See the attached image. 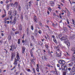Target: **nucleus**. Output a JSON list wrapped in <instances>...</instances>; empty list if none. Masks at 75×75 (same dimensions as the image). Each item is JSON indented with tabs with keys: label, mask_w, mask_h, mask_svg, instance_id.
Masks as SVG:
<instances>
[{
	"label": "nucleus",
	"mask_w": 75,
	"mask_h": 75,
	"mask_svg": "<svg viewBox=\"0 0 75 75\" xmlns=\"http://www.w3.org/2000/svg\"><path fill=\"white\" fill-rule=\"evenodd\" d=\"M19 32L18 31H17L15 33V34H18Z\"/></svg>",
	"instance_id": "obj_50"
},
{
	"label": "nucleus",
	"mask_w": 75,
	"mask_h": 75,
	"mask_svg": "<svg viewBox=\"0 0 75 75\" xmlns=\"http://www.w3.org/2000/svg\"><path fill=\"white\" fill-rule=\"evenodd\" d=\"M30 55H31V57H33L34 59V56L33 55V52H32V51H30Z\"/></svg>",
	"instance_id": "obj_15"
},
{
	"label": "nucleus",
	"mask_w": 75,
	"mask_h": 75,
	"mask_svg": "<svg viewBox=\"0 0 75 75\" xmlns=\"http://www.w3.org/2000/svg\"><path fill=\"white\" fill-rule=\"evenodd\" d=\"M38 33L40 34H42V31H41V30H39Z\"/></svg>",
	"instance_id": "obj_22"
},
{
	"label": "nucleus",
	"mask_w": 75,
	"mask_h": 75,
	"mask_svg": "<svg viewBox=\"0 0 75 75\" xmlns=\"http://www.w3.org/2000/svg\"><path fill=\"white\" fill-rule=\"evenodd\" d=\"M27 71L28 72H31L30 69H28L27 70Z\"/></svg>",
	"instance_id": "obj_35"
},
{
	"label": "nucleus",
	"mask_w": 75,
	"mask_h": 75,
	"mask_svg": "<svg viewBox=\"0 0 75 75\" xmlns=\"http://www.w3.org/2000/svg\"><path fill=\"white\" fill-rule=\"evenodd\" d=\"M34 33L35 34V35H37V33H38V32H37V29H36L35 30Z\"/></svg>",
	"instance_id": "obj_16"
},
{
	"label": "nucleus",
	"mask_w": 75,
	"mask_h": 75,
	"mask_svg": "<svg viewBox=\"0 0 75 75\" xmlns=\"http://www.w3.org/2000/svg\"><path fill=\"white\" fill-rule=\"evenodd\" d=\"M63 30H64V31H66L67 30V28L66 27H64L63 28Z\"/></svg>",
	"instance_id": "obj_28"
},
{
	"label": "nucleus",
	"mask_w": 75,
	"mask_h": 75,
	"mask_svg": "<svg viewBox=\"0 0 75 75\" xmlns=\"http://www.w3.org/2000/svg\"><path fill=\"white\" fill-rule=\"evenodd\" d=\"M72 51H74V52L73 53L74 55H75V48H73V49H72Z\"/></svg>",
	"instance_id": "obj_17"
},
{
	"label": "nucleus",
	"mask_w": 75,
	"mask_h": 75,
	"mask_svg": "<svg viewBox=\"0 0 75 75\" xmlns=\"http://www.w3.org/2000/svg\"><path fill=\"white\" fill-rule=\"evenodd\" d=\"M34 59H31V62L33 64H35V62H34Z\"/></svg>",
	"instance_id": "obj_24"
},
{
	"label": "nucleus",
	"mask_w": 75,
	"mask_h": 75,
	"mask_svg": "<svg viewBox=\"0 0 75 75\" xmlns=\"http://www.w3.org/2000/svg\"><path fill=\"white\" fill-rule=\"evenodd\" d=\"M16 54V58H17V59L16 58L15 59L14 62L13 63V64L15 66H16L18 64V62H17L19 61V59H20V56H19V53L17 52Z\"/></svg>",
	"instance_id": "obj_2"
},
{
	"label": "nucleus",
	"mask_w": 75,
	"mask_h": 75,
	"mask_svg": "<svg viewBox=\"0 0 75 75\" xmlns=\"http://www.w3.org/2000/svg\"><path fill=\"white\" fill-rule=\"evenodd\" d=\"M7 18H5V19H4V21H7Z\"/></svg>",
	"instance_id": "obj_55"
},
{
	"label": "nucleus",
	"mask_w": 75,
	"mask_h": 75,
	"mask_svg": "<svg viewBox=\"0 0 75 75\" xmlns=\"http://www.w3.org/2000/svg\"><path fill=\"white\" fill-rule=\"evenodd\" d=\"M18 11H20L21 10V7H20V6H19V7L18 8Z\"/></svg>",
	"instance_id": "obj_25"
},
{
	"label": "nucleus",
	"mask_w": 75,
	"mask_h": 75,
	"mask_svg": "<svg viewBox=\"0 0 75 75\" xmlns=\"http://www.w3.org/2000/svg\"><path fill=\"white\" fill-rule=\"evenodd\" d=\"M12 11H9L8 12V14L9 16H11V14H12Z\"/></svg>",
	"instance_id": "obj_19"
},
{
	"label": "nucleus",
	"mask_w": 75,
	"mask_h": 75,
	"mask_svg": "<svg viewBox=\"0 0 75 75\" xmlns=\"http://www.w3.org/2000/svg\"><path fill=\"white\" fill-rule=\"evenodd\" d=\"M33 73H34L35 74V69L34 68H33Z\"/></svg>",
	"instance_id": "obj_36"
},
{
	"label": "nucleus",
	"mask_w": 75,
	"mask_h": 75,
	"mask_svg": "<svg viewBox=\"0 0 75 75\" xmlns=\"http://www.w3.org/2000/svg\"><path fill=\"white\" fill-rule=\"evenodd\" d=\"M53 41H54L55 43H57V40L55 39V38L53 39Z\"/></svg>",
	"instance_id": "obj_20"
},
{
	"label": "nucleus",
	"mask_w": 75,
	"mask_h": 75,
	"mask_svg": "<svg viewBox=\"0 0 75 75\" xmlns=\"http://www.w3.org/2000/svg\"><path fill=\"white\" fill-rule=\"evenodd\" d=\"M32 38L33 39V40H34V36H32Z\"/></svg>",
	"instance_id": "obj_59"
},
{
	"label": "nucleus",
	"mask_w": 75,
	"mask_h": 75,
	"mask_svg": "<svg viewBox=\"0 0 75 75\" xmlns=\"http://www.w3.org/2000/svg\"><path fill=\"white\" fill-rule=\"evenodd\" d=\"M13 5V3H11V4H10L9 5V6H12Z\"/></svg>",
	"instance_id": "obj_64"
},
{
	"label": "nucleus",
	"mask_w": 75,
	"mask_h": 75,
	"mask_svg": "<svg viewBox=\"0 0 75 75\" xmlns=\"http://www.w3.org/2000/svg\"><path fill=\"white\" fill-rule=\"evenodd\" d=\"M67 23L68 24H69V22L68 21V19H67Z\"/></svg>",
	"instance_id": "obj_41"
},
{
	"label": "nucleus",
	"mask_w": 75,
	"mask_h": 75,
	"mask_svg": "<svg viewBox=\"0 0 75 75\" xmlns=\"http://www.w3.org/2000/svg\"><path fill=\"white\" fill-rule=\"evenodd\" d=\"M68 70L69 71H71V68H69L68 69Z\"/></svg>",
	"instance_id": "obj_51"
},
{
	"label": "nucleus",
	"mask_w": 75,
	"mask_h": 75,
	"mask_svg": "<svg viewBox=\"0 0 75 75\" xmlns=\"http://www.w3.org/2000/svg\"><path fill=\"white\" fill-rule=\"evenodd\" d=\"M56 56L58 57H61V53H60L59 54H57Z\"/></svg>",
	"instance_id": "obj_14"
},
{
	"label": "nucleus",
	"mask_w": 75,
	"mask_h": 75,
	"mask_svg": "<svg viewBox=\"0 0 75 75\" xmlns=\"http://www.w3.org/2000/svg\"><path fill=\"white\" fill-rule=\"evenodd\" d=\"M54 72H56V74H58V71H57V70H56L54 71Z\"/></svg>",
	"instance_id": "obj_54"
},
{
	"label": "nucleus",
	"mask_w": 75,
	"mask_h": 75,
	"mask_svg": "<svg viewBox=\"0 0 75 75\" xmlns=\"http://www.w3.org/2000/svg\"><path fill=\"white\" fill-rule=\"evenodd\" d=\"M72 23L74 25H75V21L73 19H72Z\"/></svg>",
	"instance_id": "obj_32"
},
{
	"label": "nucleus",
	"mask_w": 75,
	"mask_h": 75,
	"mask_svg": "<svg viewBox=\"0 0 75 75\" xmlns=\"http://www.w3.org/2000/svg\"><path fill=\"white\" fill-rule=\"evenodd\" d=\"M8 39L9 41H10L11 39V35H9L8 36Z\"/></svg>",
	"instance_id": "obj_18"
},
{
	"label": "nucleus",
	"mask_w": 75,
	"mask_h": 75,
	"mask_svg": "<svg viewBox=\"0 0 75 75\" xmlns=\"http://www.w3.org/2000/svg\"><path fill=\"white\" fill-rule=\"evenodd\" d=\"M36 69L38 72H39V69H38V68H37Z\"/></svg>",
	"instance_id": "obj_47"
},
{
	"label": "nucleus",
	"mask_w": 75,
	"mask_h": 75,
	"mask_svg": "<svg viewBox=\"0 0 75 75\" xmlns=\"http://www.w3.org/2000/svg\"><path fill=\"white\" fill-rule=\"evenodd\" d=\"M48 54H49L50 55H51V52H50V50L48 51Z\"/></svg>",
	"instance_id": "obj_40"
},
{
	"label": "nucleus",
	"mask_w": 75,
	"mask_h": 75,
	"mask_svg": "<svg viewBox=\"0 0 75 75\" xmlns=\"http://www.w3.org/2000/svg\"><path fill=\"white\" fill-rule=\"evenodd\" d=\"M3 42V41L2 40H1L0 41V43H1V44H2Z\"/></svg>",
	"instance_id": "obj_45"
},
{
	"label": "nucleus",
	"mask_w": 75,
	"mask_h": 75,
	"mask_svg": "<svg viewBox=\"0 0 75 75\" xmlns=\"http://www.w3.org/2000/svg\"><path fill=\"white\" fill-rule=\"evenodd\" d=\"M31 29L32 30H34V27H33V25H31Z\"/></svg>",
	"instance_id": "obj_29"
},
{
	"label": "nucleus",
	"mask_w": 75,
	"mask_h": 75,
	"mask_svg": "<svg viewBox=\"0 0 75 75\" xmlns=\"http://www.w3.org/2000/svg\"><path fill=\"white\" fill-rule=\"evenodd\" d=\"M18 44H20V39H18Z\"/></svg>",
	"instance_id": "obj_31"
},
{
	"label": "nucleus",
	"mask_w": 75,
	"mask_h": 75,
	"mask_svg": "<svg viewBox=\"0 0 75 75\" xmlns=\"http://www.w3.org/2000/svg\"><path fill=\"white\" fill-rule=\"evenodd\" d=\"M63 75H66V72L63 71Z\"/></svg>",
	"instance_id": "obj_37"
},
{
	"label": "nucleus",
	"mask_w": 75,
	"mask_h": 75,
	"mask_svg": "<svg viewBox=\"0 0 75 75\" xmlns=\"http://www.w3.org/2000/svg\"><path fill=\"white\" fill-rule=\"evenodd\" d=\"M14 68H16L15 66H14V67L12 69H11V71H13V69H14Z\"/></svg>",
	"instance_id": "obj_44"
},
{
	"label": "nucleus",
	"mask_w": 75,
	"mask_h": 75,
	"mask_svg": "<svg viewBox=\"0 0 75 75\" xmlns=\"http://www.w3.org/2000/svg\"><path fill=\"white\" fill-rule=\"evenodd\" d=\"M37 52H38V53H40V52H41V50L40 49H39L38 50L36 51Z\"/></svg>",
	"instance_id": "obj_21"
},
{
	"label": "nucleus",
	"mask_w": 75,
	"mask_h": 75,
	"mask_svg": "<svg viewBox=\"0 0 75 75\" xmlns=\"http://www.w3.org/2000/svg\"><path fill=\"white\" fill-rule=\"evenodd\" d=\"M69 67H72V64H71V63L69 64Z\"/></svg>",
	"instance_id": "obj_42"
},
{
	"label": "nucleus",
	"mask_w": 75,
	"mask_h": 75,
	"mask_svg": "<svg viewBox=\"0 0 75 75\" xmlns=\"http://www.w3.org/2000/svg\"><path fill=\"white\" fill-rule=\"evenodd\" d=\"M13 21L14 22H16V17H15V18H14Z\"/></svg>",
	"instance_id": "obj_43"
},
{
	"label": "nucleus",
	"mask_w": 75,
	"mask_h": 75,
	"mask_svg": "<svg viewBox=\"0 0 75 75\" xmlns=\"http://www.w3.org/2000/svg\"><path fill=\"white\" fill-rule=\"evenodd\" d=\"M50 3L51 4H54V1H51L50 2Z\"/></svg>",
	"instance_id": "obj_27"
},
{
	"label": "nucleus",
	"mask_w": 75,
	"mask_h": 75,
	"mask_svg": "<svg viewBox=\"0 0 75 75\" xmlns=\"http://www.w3.org/2000/svg\"><path fill=\"white\" fill-rule=\"evenodd\" d=\"M57 67H59V64H57Z\"/></svg>",
	"instance_id": "obj_63"
},
{
	"label": "nucleus",
	"mask_w": 75,
	"mask_h": 75,
	"mask_svg": "<svg viewBox=\"0 0 75 75\" xmlns=\"http://www.w3.org/2000/svg\"><path fill=\"white\" fill-rule=\"evenodd\" d=\"M19 30H22V27H21V25H20L19 26Z\"/></svg>",
	"instance_id": "obj_34"
},
{
	"label": "nucleus",
	"mask_w": 75,
	"mask_h": 75,
	"mask_svg": "<svg viewBox=\"0 0 75 75\" xmlns=\"http://www.w3.org/2000/svg\"><path fill=\"white\" fill-rule=\"evenodd\" d=\"M30 45L31 47H33V46H34V45H33V43H32L30 42Z\"/></svg>",
	"instance_id": "obj_30"
},
{
	"label": "nucleus",
	"mask_w": 75,
	"mask_h": 75,
	"mask_svg": "<svg viewBox=\"0 0 75 75\" xmlns=\"http://www.w3.org/2000/svg\"><path fill=\"white\" fill-rule=\"evenodd\" d=\"M71 59H72V61H75V54L74 55L73 54V56L71 58Z\"/></svg>",
	"instance_id": "obj_12"
},
{
	"label": "nucleus",
	"mask_w": 75,
	"mask_h": 75,
	"mask_svg": "<svg viewBox=\"0 0 75 75\" xmlns=\"http://www.w3.org/2000/svg\"><path fill=\"white\" fill-rule=\"evenodd\" d=\"M48 10L50 11H51V8H48Z\"/></svg>",
	"instance_id": "obj_49"
},
{
	"label": "nucleus",
	"mask_w": 75,
	"mask_h": 75,
	"mask_svg": "<svg viewBox=\"0 0 75 75\" xmlns=\"http://www.w3.org/2000/svg\"><path fill=\"white\" fill-rule=\"evenodd\" d=\"M10 47L11 48L10 49V51H12V50H13L12 51H14V49L16 50L17 48V47H15V45H11Z\"/></svg>",
	"instance_id": "obj_4"
},
{
	"label": "nucleus",
	"mask_w": 75,
	"mask_h": 75,
	"mask_svg": "<svg viewBox=\"0 0 75 75\" xmlns=\"http://www.w3.org/2000/svg\"><path fill=\"white\" fill-rule=\"evenodd\" d=\"M44 40H45L44 39H43L41 40L42 41V42H43V41H44Z\"/></svg>",
	"instance_id": "obj_62"
},
{
	"label": "nucleus",
	"mask_w": 75,
	"mask_h": 75,
	"mask_svg": "<svg viewBox=\"0 0 75 75\" xmlns=\"http://www.w3.org/2000/svg\"><path fill=\"white\" fill-rule=\"evenodd\" d=\"M22 54H24L25 52V47H22Z\"/></svg>",
	"instance_id": "obj_7"
},
{
	"label": "nucleus",
	"mask_w": 75,
	"mask_h": 75,
	"mask_svg": "<svg viewBox=\"0 0 75 75\" xmlns=\"http://www.w3.org/2000/svg\"><path fill=\"white\" fill-rule=\"evenodd\" d=\"M9 23H10V22H9V21H7V24H9Z\"/></svg>",
	"instance_id": "obj_57"
},
{
	"label": "nucleus",
	"mask_w": 75,
	"mask_h": 75,
	"mask_svg": "<svg viewBox=\"0 0 75 75\" xmlns=\"http://www.w3.org/2000/svg\"><path fill=\"white\" fill-rule=\"evenodd\" d=\"M23 14H22L21 15V19H22V20H23Z\"/></svg>",
	"instance_id": "obj_26"
},
{
	"label": "nucleus",
	"mask_w": 75,
	"mask_h": 75,
	"mask_svg": "<svg viewBox=\"0 0 75 75\" xmlns=\"http://www.w3.org/2000/svg\"><path fill=\"white\" fill-rule=\"evenodd\" d=\"M70 73L71 75H74L75 74V72L74 71H70Z\"/></svg>",
	"instance_id": "obj_11"
},
{
	"label": "nucleus",
	"mask_w": 75,
	"mask_h": 75,
	"mask_svg": "<svg viewBox=\"0 0 75 75\" xmlns=\"http://www.w3.org/2000/svg\"><path fill=\"white\" fill-rule=\"evenodd\" d=\"M59 38L61 40V41H64L65 42H64V43H65L69 47L70 46V43L68 41V39L66 38L65 36H63L61 38L59 37Z\"/></svg>",
	"instance_id": "obj_1"
},
{
	"label": "nucleus",
	"mask_w": 75,
	"mask_h": 75,
	"mask_svg": "<svg viewBox=\"0 0 75 75\" xmlns=\"http://www.w3.org/2000/svg\"><path fill=\"white\" fill-rule=\"evenodd\" d=\"M39 25H40L41 26V25H42V23H39Z\"/></svg>",
	"instance_id": "obj_60"
},
{
	"label": "nucleus",
	"mask_w": 75,
	"mask_h": 75,
	"mask_svg": "<svg viewBox=\"0 0 75 75\" xmlns=\"http://www.w3.org/2000/svg\"><path fill=\"white\" fill-rule=\"evenodd\" d=\"M66 54H67V55H68V56H69V54H68V52H66Z\"/></svg>",
	"instance_id": "obj_52"
},
{
	"label": "nucleus",
	"mask_w": 75,
	"mask_h": 75,
	"mask_svg": "<svg viewBox=\"0 0 75 75\" xmlns=\"http://www.w3.org/2000/svg\"><path fill=\"white\" fill-rule=\"evenodd\" d=\"M1 35H2V36H4V34H3V33H1Z\"/></svg>",
	"instance_id": "obj_61"
},
{
	"label": "nucleus",
	"mask_w": 75,
	"mask_h": 75,
	"mask_svg": "<svg viewBox=\"0 0 75 75\" xmlns=\"http://www.w3.org/2000/svg\"><path fill=\"white\" fill-rule=\"evenodd\" d=\"M29 32H30V30H29L28 28H27V35H29Z\"/></svg>",
	"instance_id": "obj_13"
},
{
	"label": "nucleus",
	"mask_w": 75,
	"mask_h": 75,
	"mask_svg": "<svg viewBox=\"0 0 75 75\" xmlns=\"http://www.w3.org/2000/svg\"><path fill=\"white\" fill-rule=\"evenodd\" d=\"M56 49H57V51H58V52H59V51H60V50H59V49H57V47H56Z\"/></svg>",
	"instance_id": "obj_38"
},
{
	"label": "nucleus",
	"mask_w": 75,
	"mask_h": 75,
	"mask_svg": "<svg viewBox=\"0 0 75 75\" xmlns=\"http://www.w3.org/2000/svg\"><path fill=\"white\" fill-rule=\"evenodd\" d=\"M37 18H35L34 19V21H35V22H36V23H37Z\"/></svg>",
	"instance_id": "obj_23"
},
{
	"label": "nucleus",
	"mask_w": 75,
	"mask_h": 75,
	"mask_svg": "<svg viewBox=\"0 0 75 75\" xmlns=\"http://www.w3.org/2000/svg\"><path fill=\"white\" fill-rule=\"evenodd\" d=\"M47 13L48 14H50V12H49V11H47Z\"/></svg>",
	"instance_id": "obj_58"
},
{
	"label": "nucleus",
	"mask_w": 75,
	"mask_h": 75,
	"mask_svg": "<svg viewBox=\"0 0 75 75\" xmlns=\"http://www.w3.org/2000/svg\"><path fill=\"white\" fill-rule=\"evenodd\" d=\"M5 16H6V13H5V14L3 15L2 17V18H4V17H5Z\"/></svg>",
	"instance_id": "obj_33"
},
{
	"label": "nucleus",
	"mask_w": 75,
	"mask_h": 75,
	"mask_svg": "<svg viewBox=\"0 0 75 75\" xmlns=\"http://www.w3.org/2000/svg\"><path fill=\"white\" fill-rule=\"evenodd\" d=\"M18 3L15 2L14 4V7H17V6H18Z\"/></svg>",
	"instance_id": "obj_10"
},
{
	"label": "nucleus",
	"mask_w": 75,
	"mask_h": 75,
	"mask_svg": "<svg viewBox=\"0 0 75 75\" xmlns=\"http://www.w3.org/2000/svg\"><path fill=\"white\" fill-rule=\"evenodd\" d=\"M9 6H10L9 5H8V4L6 6L7 8H8V7H9Z\"/></svg>",
	"instance_id": "obj_53"
},
{
	"label": "nucleus",
	"mask_w": 75,
	"mask_h": 75,
	"mask_svg": "<svg viewBox=\"0 0 75 75\" xmlns=\"http://www.w3.org/2000/svg\"><path fill=\"white\" fill-rule=\"evenodd\" d=\"M52 38H53V39H54V38H55V36L54 35L52 36Z\"/></svg>",
	"instance_id": "obj_56"
},
{
	"label": "nucleus",
	"mask_w": 75,
	"mask_h": 75,
	"mask_svg": "<svg viewBox=\"0 0 75 75\" xmlns=\"http://www.w3.org/2000/svg\"><path fill=\"white\" fill-rule=\"evenodd\" d=\"M35 49V48H34V47H33V48H32V50H31V51H32H32H33V50H34Z\"/></svg>",
	"instance_id": "obj_48"
},
{
	"label": "nucleus",
	"mask_w": 75,
	"mask_h": 75,
	"mask_svg": "<svg viewBox=\"0 0 75 75\" xmlns=\"http://www.w3.org/2000/svg\"><path fill=\"white\" fill-rule=\"evenodd\" d=\"M71 71H72V72H75V64H74L73 67L71 69Z\"/></svg>",
	"instance_id": "obj_9"
},
{
	"label": "nucleus",
	"mask_w": 75,
	"mask_h": 75,
	"mask_svg": "<svg viewBox=\"0 0 75 75\" xmlns=\"http://www.w3.org/2000/svg\"><path fill=\"white\" fill-rule=\"evenodd\" d=\"M15 17L16 18H18L19 17V15L18 14H17V12L15 11Z\"/></svg>",
	"instance_id": "obj_8"
},
{
	"label": "nucleus",
	"mask_w": 75,
	"mask_h": 75,
	"mask_svg": "<svg viewBox=\"0 0 75 75\" xmlns=\"http://www.w3.org/2000/svg\"><path fill=\"white\" fill-rule=\"evenodd\" d=\"M16 55L15 54L13 53H12L11 54V61H13V58H14V57Z\"/></svg>",
	"instance_id": "obj_6"
},
{
	"label": "nucleus",
	"mask_w": 75,
	"mask_h": 75,
	"mask_svg": "<svg viewBox=\"0 0 75 75\" xmlns=\"http://www.w3.org/2000/svg\"><path fill=\"white\" fill-rule=\"evenodd\" d=\"M45 46L46 48H47V49L48 48V45H45Z\"/></svg>",
	"instance_id": "obj_39"
},
{
	"label": "nucleus",
	"mask_w": 75,
	"mask_h": 75,
	"mask_svg": "<svg viewBox=\"0 0 75 75\" xmlns=\"http://www.w3.org/2000/svg\"><path fill=\"white\" fill-rule=\"evenodd\" d=\"M59 17L60 18H62V16H61V14L60 13L59 14Z\"/></svg>",
	"instance_id": "obj_46"
},
{
	"label": "nucleus",
	"mask_w": 75,
	"mask_h": 75,
	"mask_svg": "<svg viewBox=\"0 0 75 75\" xmlns=\"http://www.w3.org/2000/svg\"><path fill=\"white\" fill-rule=\"evenodd\" d=\"M58 63L59 64H61V65H64L65 64V61L63 60H60L59 61Z\"/></svg>",
	"instance_id": "obj_3"
},
{
	"label": "nucleus",
	"mask_w": 75,
	"mask_h": 75,
	"mask_svg": "<svg viewBox=\"0 0 75 75\" xmlns=\"http://www.w3.org/2000/svg\"><path fill=\"white\" fill-rule=\"evenodd\" d=\"M62 68L63 71H67V67L66 66L64 65H62Z\"/></svg>",
	"instance_id": "obj_5"
}]
</instances>
